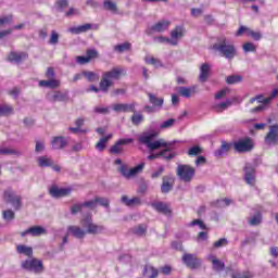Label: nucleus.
<instances>
[{
    "mask_svg": "<svg viewBox=\"0 0 278 278\" xmlns=\"http://www.w3.org/2000/svg\"><path fill=\"white\" fill-rule=\"evenodd\" d=\"M212 49L215 53H218L220 58H226V60H233L238 55L236 46L230 43L225 35L218 36L215 43H213Z\"/></svg>",
    "mask_w": 278,
    "mask_h": 278,
    "instance_id": "f257e3e1",
    "label": "nucleus"
},
{
    "mask_svg": "<svg viewBox=\"0 0 278 278\" xmlns=\"http://www.w3.org/2000/svg\"><path fill=\"white\" fill-rule=\"evenodd\" d=\"M123 68L114 67L111 71L104 72L100 80V90L104 94L110 92V88L114 85V81H118L123 76Z\"/></svg>",
    "mask_w": 278,
    "mask_h": 278,
    "instance_id": "f03ea898",
    "label": "nucleus"
},
{
    "mask_svg": "<svg viewBox=\"0 0 278 278\" xmlns=\"http://www.w3.org/2000/svg\"><path fill=\"white\" fill-rule=\"evenodd\" d=\"M197 169L188 164H179L176 169V175L185 184H190L194 179Z\"/></svg>",
    "mask_w": 278,
    "mask_h": 278,
    "instance_id": "7ed1b4c3",
    "label": "nucleus"
},
{
    "mask_svg": "<svg viewBox=\"0 0 278 278\" xmlns=\"http://www.w3.org/2000/svg\"><path fill=\"white\" fill-rule=\"evenodd\" d=\"M3 200L7 203H10V205H12V207L16 212H18V210H21V207H23V197H21L20 194H16V192L14 190H12L11 188L4 190Z\"/></svg>",
    "mask_w": 278,
    "mask_h": 278,
    "instance_id": "20e7f679",
    "label": "nucleus"
},
{
    "mask_svg": "<svg viewBox=\"0 0 278 278\" xmlns=\"http://www.w3.org/2000/svg\"><path fill=\"white\" fill-rule=\"evenodd\" d=\"M22 268L24 270H29L35 275H41V273H45V265L42 264V261L38 258H31L22 262Z\"/></svg>",
    "mask_w": 278,
    "mask_h": 278,
    "instance_id": "39448f33",
    "label": "nucleus"
},
{
    "mask_svg": "<svg viewBox=\"0 0 278 278\" xmlns=\"http://www.w3.org/2000/svg\"><path fill=\"white\" fill-rule=\"evenodd\" d=\"M175 144H177V140L174 141H166L164 139H159L156 141H152L148 149L150 151H157V149H162L166 151V153H175Z\"/></svg>",
    "mask_w": 278,
    "mask_h": 278,
    "instance_id": "423d86ee",
    "label": "nucleus"
},
{
    "mask_svg": "<svg viewBox=\"0 0 278 278\" xmlns=\"http://www.w3.org/2000/svg\"><path fill=\"white\" fill-rule=\"evenodd\" d=\"M264 140L265 144L268 147H278V124L269 126V130Z\"/></svg>",
    "mask_w": 278,
    "mask_h": 278,
    "instance_id": "0eeeda50",
    "label": "nucleus"
},
{
    "mask_svg": "<svg viewBox=\"0 0 278 278\" xmlns=\"http://www.w3.org/2000/svg\"><path fill=\"white\" fill-rule=\"evenodd\" d=\"M233 148L237 153H249L253 151V140L251 138L240 139L233 143Z\"/></svg>",
    "mask_w": 278,
    "mask_h": 278,
    "instance_id": "6e6552de",
    "label": "nucleus"
},
{
    "mask_svg": "<svg viewBox=\"0 0 278 278\" xmlns=\"http://www.w3.org/2000/svg\"><path fill=\"white\" fill-rule=\"evenodd\" d=\"M81 225L85 229H87L86 233H91V235L101 233L104 229L103 226L92 223V218H90V217H85L81 220Z\"/></svg>",
    "mask_w": 278,
    "mask_h": 278,
    "instance_id": "1a4fd4ad",
    "label": "nucleus"
},
{
    "mask_svg": "<svg viewBox=\"0 0 278 278\" xmlns=\"http://www.w3.org/2000/svg\"><path fill=\"white\" fill-rule=\"evenodd\" d=\"M182 262L188 268H191L192 270L200 268L202 263L201 260L197 257V255L189 253H185L182 255Z\"/></svg>",
    "mask_w": 278,
    "mask_h": 278,
    "instance_id": "9d476101",
    "label": "nucleus"
},
{
    "mask_svg": "<svg viewBox=\"0 0 278 278\" xmlns=\"http://www.w3.org/2000/svg\"><path fill=\"white\" fill-rule=\"evenodd\" d=\"M172 39L161 37L163 42H168L173 45V47H177L179 38H184V28L182 26H176L174 30L170 33Z\"/></svg>",
    "mask_w": 278,
    "mask_h": 278,
    "instance_id": "9b49d317",
    "label": "nucleus"
},
{
    "mask_svg": "<svg viewBox=\"0 0 278 278\" xmlns=\"http://www.w3.org/2000/svg\"><path fill=\"white\" fill-rule=\"evenodd\" d=\"M113 112H132V114H136V102L131 103H115L112 105Z\"/></svg>",
    "mask_w": 278,
    "mask_h": 278,
    "instance_id": "f8f14e48",
    "label": "nucleus"
},
{
    "mask_svg": "<svg viewBox=\"0 0 278 278\" xmlns=\"http://www.w3.org/2000/svg\"><path fill=\"white\" fill-rule=\"evenodd\" d=\"M244 181L248 186H255V167L251 164L244 166Z\"/></svg>",
    "mask_w": 278,
    "mask_h": 278,
    "instance_id": "ddd939ff",
    "label": "nucleus"
},
{
    "mask_svg": "<svg viewBox=\"0 0 278 278\" xmlns=\"http://www.w3.org/2000/svg\"><path fill=\"white\" fill-rule=\"evenodd\" d=\"M49 192L53 199H60L62 197H68L71 192H73V189L71 188H59L58 186H52L49 189Z\"/></svg>",
    "mask_w": 278,
    "mask_h": 278,
    "instance_id": "4468645a",
    "label": "nucleus"
},
{
    "mask_svg": "<svg viewBox=\"0 0 278 278\" xmlns=\"http://www.w3.org/2000/svg\"><path fill=\"white\" fill-rule=\"evenodd\" d=\"M67 236H73V238H77V240H84V238H86V230L79 226H68Z\"/></svg>",
    "mask_w": 278,
    "mask_h": 278,
    "instance_id": "2eb2a0df",
    "label": "nucleus"
},
{
    "mask_svg": "<svg viewBox=\"0 0 278 278\" xmlns=\"http://www.w3.org/2000/svg\"><path fill=\"white\" fill-rule=\"evenodd\" d=\"M67 99H68V93H64L62 91H54L52 93L47 94V100L50 101V103L64 102Z\"/></svg>",
    "mask_w": 278,
    "mask_h": 278,
    "instance_id": "dca6fc26",
    "label": "nucleus"
},
{
    "mask_svg": "<svg viewBox=\"0 0 278 278\" xmlns=\"http://www.w3.org/2000/svg\"><path fill=\"white\" fill-rule=\"evenodd\" d=\"M131 142H134L132 138L119 139L114 146L111 147L110 153H113V155H116L118 153H123V146L131 144Z\"/></svg>",
    "mask_w": 278,
    "mask_h": 278,
    "instance_id": "f3484780",
    "label": "nucleus"
},
{
    "mask_svg": "<svg viewBox=\"0 0 278 278\" xmlns=\"http://www.w3.org/2000/svg\"><path fill=\"white\" fill-rule=\"evenodd\" d=\"M51 146L55 151H62V149H65L68 146V140L63 136H56L52 138Z\"/></svg>",
    "mask_w": 278,
    "mask_h": 278,
    "instance_id": "a211bd4d",
    "label": "nucleus"
},
{
    "mask_svg": "<svg viewBox=\"0 0 278 278\" xmlns=\"http://www.w3.org/2000/svg\"><path fill=\"white\" fill-rule=\"evenodd\" d=\"M152 207L160 214H164V216H170V214H173V211L170 210L168 204L164 202H153Z\"/></svg>",
    "mask_w": 278,
    "mask_h": 278,
    "instance_id": "6ab92c4d",
    "label": "nucleus"
},
{
    "mask_svg": "<svg viewBox=\"0 0 278 278\" xmlns=\"http://www.w3.org/2000/svg\"><path fill=\"white\" fill-rule=\"evenodd\" d=\"M157 157H163L166 162H170V160H175V157H177V152H169V154L166 155V150H161L156 154H150L148 160H157Z\"/></svg>",
    "mask_w": 278,
    "mask_h": 278,
    "instance_id": "aec40b11",
    "label": "nucleus"
},
{
    "mask_svg": "<svg viewBox=\"0 0 278 278\" xmlns=\"http://www.w3.org/2000/svg\"><path fill=\"white\" fill-rule=\"evenodd\" d=\"M147 94L149 103H151V105H153L156 110L160 111L162 108H164V98H157V96L152 92H148Z\"/></svg>",
    "mask_w": 278,
    "mask_h": 278,
    "instance_id": "412c9836",
    "label": "nucleus"
},
{
    "mask_svg": "<svg viewBox=\"0 0 278 278\" xmlns=\"http://www.w3.org/2000/svg\"><path fill=\"white\" fill-rule=\"evenodd\" d=\"M210 71H212V65H210V63H203L201 65L199 80L202 84H205V81H207V79L210 78Z\"/></svg>",
    "mask_w": 278,
    "mask_h": 278,
    "instance_id": "4be33fe9",
    "label": "nucleus"
},
{
    "mask_svg": "<svg viewBox=\"0 0 278 278\" xmlns=\"http://www.w3.org/2000/svg\"><path fill=\"white\" fill-rule=\"evenodd\" d=\"M23 60H27V53L12 51L8 55V62H14L15 64H21Z\"/></svg>",
    "mask_w": 278,
    "mask_h": 278,
    "instance_id": "5701e85b",
    "label": "nucleus"
},
{
    "mask_svg": "<svg viewBox=\"0 0 278 278\" xmlns=\"http://www.w3.org/2000/svg\"><path fill=\"white\" fill-rule=\"evenodd\" d=\"M176 90L178 94H180V97H185V99H190V97H192V94L197 92V87H177Z\"/></svg>",
    "mask_w": 278,
    "mask_h": 278,
    "instance_id": "b1692460",
    "label": "nucleus"
},
{
    "mask_svg": "<svg viewBox=\"0 0 278 278\" xmlns=\"http://www.w3.org/2000/svg\"><path fill=\"white\" fill-rule=\"evenodd\" d=\"M173 178L170 176H164L163 177V182L161 185V192L163 194H168V192H170V190H173Z\"/></svg>",
    "mask_w": 278,
    "mask_h": 278,
    "instance_id": "393cba45",
    "label": "nucleus"
},
{
    "mask_svg": "<svg viewBox=\"0 0 278 278\" xmlns=\"http://www.w3.org/2000/svg\"><path fill=\"white\" fill-rule=\"evenodd\" d=\"M208 260L213 264V270H215L216 273L225 270V263L223 261L216 258V256L214 255H210Z\"/></svg>",
    "mask_w": 278,
    "mask_h": 278,
    "instance_id": "a878e982",
    "label": "nucleus"
},
{
    "mask_svg": "<svg viewBox=\"0 0 278 278\" xmlns=\"http://www.w3.org/2000/svg\"><path fill=\"white\" fill-rule=\"evenodd\" d=\"M29 236H33V238H38V236H45L47 235V229L41 226H33L28 228Z\"/></svg>",
    "mask_w": 278,
    "mask_h": 278,
    "instance_id": "bb28decb",
    "label": "nucleus"
},
{
    "mask_svg": "<svg viewBox=\"0 0 278 278\" xmlns=\"http://www.w3.org/2000/svg\"><path fill=\"white\" fill-rule=\"evenodd\" d=\"M0 155H14V157H21L23 152L12 148L0 147Z\"/></svg>",
    "mask_w": 278,
    "mask_h": 278,
    "instance_id": "cd10ccee",
    "label": "nucleus"
},
{
    "mask_svg": "<svg viewBox=\"0 0 278 278\" xmlns=\"http://www.w3.org/2000/svg\"><path fill=\"white\" fill-rule=\"evenodd\" d=\"M39 86H41L42 88H52V89L60 88V80L55 78H49V80H40Z\"/></svg>",
    "mask_w": 278,
    "mask_h": 278,
    "instance_id": "c85d7f7f",
    "label": "nucleus"
},
{
    "mask_svg": "<svg viewBox=\"0 0 278 278\" xmlns=\"http://www.w3.org/2000/svg\"><path fill=\"white\" fill-rule=\"evenodd\" d=\"M90 29H92V24H84L80 26H76V27H71L70 31L71 34H86V31H90Z\"/></svg>",
    "mask_w": 278,
    "mask_h": 278,
    "instance_id": "c756f323",
    "label": "nucleus"
},
{
    "mask_svg": "<svg viewBox=\"0 0 278 278\" xmlns=\"http://www.w3.org/2000/svg\"><path fill=\"white\" fill-rule=\"evenodd\" d=\"M157 275H160V270L157 268L151 266V265H146L143 268V276L148 278H157Z\"/></svg>",
    "mask_w": 278,
    "mask_h": 278,
    "instance_id": "7c9ffc66",
    "label": "nucleus"
},
{
    "mask_svg": "<svg viewBox=\"0 0 278 278\" xmlns=\"http://www.w3.org/2000/svg\"><path fill=\"white\" fill-rule=\"evenodd\" d=\"M228 151H231V143L223 141L220 148L215 151V157H223V155H227Z\"/></svg>",
    "mask_w": 278,
    "mask_h": 278,
    "instance_id": "2f4dec72",
    "label": "nucleus"
},
{
    "mask_svg": "<svg viewBox=\"0 0 278 278\" xmlns=\"http://www.w3.org/2000/svg\"><path fill=\"white\" fill-rule=\"evenodd\" d=\"M157 134H143L139 137V142L141 144H146V147L149 148V146L153 142V138H155Z\"/></svg>",
    "mask_w": 278,
    "mask_h": 278,
    "instance_id": "473e14b6",
    "label": "nucleus"
},
{
    "mask_svg": "<svg viewBox=\"0 0 278 278\" xmlns=\"http://www.w3.org/2000/svg\"><path fill=\"white\" fill-rule=\"evenodd\" d=\"M16 251L17 253L22 254V255H26L27 257H31V255H34V249H31L30 247L27 245H17L16 247Z\"/></svg>",
    "mask_w": 278,
    "mask_h": 278,
    "instance_id": "72a5a7b5",
    "label": "nucleus"
},
{
    "mask_svg": "<svg viewBox=\"0 0 278 278\" xmlns=\"http://www.w3.org/2000/svg\"><path fill=\"white\" fill-rule=\"evenodd\" d=\"M132 233L135 236H138L139 238H142V236H147V225L144 224H140L138 226H135L132 229H131Z\"/></svg>",
    "mask_w": 278,
    "mask_h": 278,
    "instance_id": "f704fd0d",
    "label": "nucleus"
},
{
    "mask_svg": "<svg viewBox=\"0 0 278 278\" xmlns=\"http://www.w3.org/2000/svg\"><path fill=\"white\" fill-rule=\"evenodd\" d=\"M83 76L87 79V81L89 83H94V81H99L100 76L99 74L94 73V72H90V71H83Z\"/></svg>",
    "mask_w": 278,
    "mask_h": 278,
    "instance_id": "c9c22d12",
    "label": "nucleus"
},
{
    "mask_svg": "<svg viewBox=\"0 0 278 278\" xmlns=\"http://www.w3.org/2000/svg\"><path fill=\"white\" fill-rule=\"evenodd\" d=\"M168 25H170V22L161 21L152 26V31H166V29H168Z\"/></svg>",
    "mask_w": 278,
    "mask_h": 278,
    "instance_id": "e433bc0d",
    "label": "nucleus"
},
{
    "mask_svg": "<svg viewBox=\"0 0 278 278\" xmlns=\"http://www.w3.org/2000/svg\"><path fill=\"white\" fill-rule=\"evenodd\" d=\"M114 51L116 53H125V51H131V43L126 41L124 43L116 45L114 46Z\"/></svg>",
    "mask_w": 278,
    "mask_h": 278,
    "instance_id": "4c0bfd02",
    "label": "nucleus"
},
{
    "mask_svg": "<svg viewBox=\"0 0 278 278\" xmlns=\"http://www.w3.org/2000/svg\"><path fill=\"white\" fill-rule=\"evenodd\" d=\"M38 165L41 168L48 167V166H53V160L47 157V156H39L37 159Z\"/></svg>",
    "mask_w": 278,
    "mask_h": 278,
    "instance_id": "58836bf2",
    "label": "nucleus"
},
{
    "mask_svg": "<svg viewBox=\"0 0 278 278\" xmlns=\"http://www.w3.org/2000/svg\"><path fill=\"white\" fill-rule=\"evenodd\" d=\"M249 225H251V227H257V225H262V214L256 213L254 216L250 217Z\"/></svg>",
    "mask_w": 278,
    "mask_h": 278,
    "instance_id": "ea45409f",
    "label": "nucleus"
},
{
    "mask_svg": "<svg viewBox=\"0 0 278 278\" xmlns=\"http://www.w3.org/2000/svg\"><path fill=\"white\" fill-rule=\"evenodd\" d=\"M130 121H131L132 125L138 127V125H140V123H142L144 121V115L135 112L132 114V116L130 117Z\"/></svg>",
    "mask_w": 278,
    "mask_h": 278,
    "instance_id": "a19ab883",
    "label": "nucleus"
},
{
    "mask_svg": "<svg viewBox=\"0 0 278 278\" xmlns=\"http://www.w3.org/2000/svg\"><path fill=\"white\" fill-rule=\"evenodd\" d=\"M110 138H112V135L101 138L96 144V149H98V151H105V144H108V140H110Z\"/></svg>",
    "mask_w": 278,
    "mask_h": 278,
    "instance_id": "79ce46f5",
    "label": "nucleus"
},
{
    "mask_svg": "<svg viewBox=\"0 0 278 278\" xmlns=\"http://www.w3.org/2000/svg\"><path fill=\"white\" fill-rule=\"evenodd\" d=\"M142 168H144V163H141V164L137 165L136 167L129 169L127 179H131V177H136V175H138V173H140V170H142Z\"/></svg>",
    "mask_w": 278,
    "mask_h": 278,
    "instance_id": "37998d69",
    "label": "nucleus"
},
{
    "mask_svg": "<svg viewBox=\"0 0 278 278\" xmlns=\"http://www.w3.org/2000/svg\"><path fill=\"white\" fill-rule=\"evenodd\" d=\"M14 109L9 104H0V116H5L8 114H12Z\"/></svg>",
    "mask_w": 278,
    "mask_h": 278,
    "instance_id": "c03bdc74",
    "label": "nucleus"
},
{
    "mask_svg": "<svg viewBox=\"0 0 278 278\" xmlns=\"http://www.w3.org/2000/svg\"><path fill=\"white\" fill-rule=\"evenodd\" d=\"M104 10H109V12H117L118 8L112 0H105L103 2Z\"/></svg>",
    "mask_w": 278,
    "mask_h": 278,
    "instance_id": "a18cd8bd",
    "label": "nucleus"
},
{
    "mask_svg": "<svg viewBox=\"0 0 278 278\" xmlns=\"http://www.w3.org/2000/svg\"><path fill=\"white\" fill-rule=\"evenodd\" d=\"M16 214L12 210H5L2 212V218L7 222L14 220Z\"/></svg>",
    "mask_w": 278,
    "mask_h": 278,
    "instance_id": "49530a36",
    "label": "nucleus"
},
{
    "mask_svg": "<svg viewBox=\"0 0 278 278\" xmlns=\"http://www.w3.org/2000/svg\"><path fill=\"white\" fill-rule=\"evenodd\" d=\"M240 81H242V76L240 75H230L226 78V83L230 86L233 84H240Z\"/></svg>",
    "mask_w": 278,
    "mask_h": 278,
    "instance_id": "de8ad7c7",
    "label": "nucleus"
},
{
    "mask_svg": "<svg viewBox=\"0 0 278 278\" xmlns=\"http://www.w3.org/2000/svg\"><path fill=\"white\" fill-rule=\"evenodd\" d=\"M146 62L147 64H151L152 66H155V68H162V66H164L162 64V61H160L159 59L155 58H146Z\"/></svg>",
    "mask_w": 278,
    "mask_h": 278,
    "instance_id": "09e8293b",
    "label": "nucleus"
},
{
    "mask_svg": "<svg viewBox=\"0 0 278 278\" xmlns=\"http://www.w3.org/2000/svg\"><path fill=\"white\" fill-rule=\"evenodd\" d=\"M201 153H203V148L199 146H194L188 150V155H190L191 157L201 155Z\"/></svg>",
    "mask_w": 278,
    "mask_h": 278,
    "instance_id": "8fccbe9b",
    "label": "nucleus"
},
{
    "mask_svg": "<svg viewBox=\"0 0 278 278\" xmlns=\"http://www.w3.org/2000/svg\"><path fill=\"white\" fill-rule=\"evenodd\" d=\"M60 42V34L55 30H51L50 39H49V45H58Z\"/></svg>",
    "mask_w": 278,
    "mask_h": 278,
    "instance_id": "3c124183",
    "label": "nucleus"
},
{
    "mask_svg": "<svg viewBox=\"0 0 278 278\" xmlns=\"http://www.w3.org/2000/svg\"><path fill=\"white\" fill-rule=\"evenodd\" d=\"M243 51L245 53H255V51H257V47H255V43L253 42H245L243 45Z\"/></svg>",
    "mask_w": 278,
    "mask_h": 278,
    "instance_id": "603ef678",
    "label": "nucleus"
},
{
    "mask_svg": "<svg viewBox=\"0 0 278 278\" xmlns=\"http://www.w3.org/2000/svg\"><path fill=\"white\" fill-rule=\"evenodd\" d=\"M227 244H229L227 238H222L213 243V249H220L223 247H227Z\"/></svg>",
    "mask_w": 278,
    "mask_h": 278,
    "instance_id": "864d4df0",
    "label": "nucleus"
},
{
    "mask_svg": "<svg viewBox=\"0 0 278 278\" xmlns=\"http://www.w3.org/2000/svg\"><path fill=\"white\" fill-rule=\"evenodd\" d=\"M229 205H231V200L227 198L217 200L215 203V207H227Z\"/></svg>",
    "mask_w": 278,
    "mask_h": 278,
    "instance_id": "5fc2aeb1",
    "label": "nucleus"
},
{
    "mask_svg": "<svg viewBox=\"0 0 278 278\" xmlns=\"http://www.w3.org/2000/svg\"><path fill=\"white\" fill-rule=\"evenodd\" d=\"M229 105H231V102H230V101L222 102V103H219V104H216V105L214 106V110H215V112H223V111L227 110V108H228Z\"/></svg>",
    "mask_w": 278,
    "mask_h": 278,
    "instance_id": "6e6d98bb",
    "label": "nucleus"
},
{
    "mask_svg": "<svg viewBox=\"0 0 278 278\" xmlns=\"http://www.w3.org/2000/svg\"><path fill=\"white\" fill-rule=\"evenodd\" d=\"M86 55L90 62V60H97V58H99V51L96 49H88Z\"/></svg>",
    "mask_w": 278,
    "mask_h": 278,
    "instance_id": "4d7b16f0",
    "label": "nucleus"
},
{
    "mask_svg": "<svg viewBox=\"0 0 278 278\" xmlns=\"http://www.w3.org/2000/svg\"><path fill=\"white\" fill-rule=\"evenodd\" d=\"M176 123V119L175 118H169L165 122H163L160 127L161 129H170V127H173Z\"/></svg>",
    "mask_w": 278,
    "mask_h": 278,
    "instance_id": "13d9d810",
    "label": "nucleus"
},
{
    "mask_svg": "<svg viewBox=\"0 0 278 278\" xmlns=\"http://www.w3.org/2000/svg\"><path fill=\"white\" fill-rule=\"evenodd\" d=\"M14 16L13 15H4L0 17V27H3V25H10L12 23Z\"/></svg>",
    "mask_w": 278,
    "mask_h": 278,
    "instance_id": "bf43d9fd",
    "label": "nucleus"
},
{
    "mask_svg": "<svg viewBox=\"0 0 278 278\" xmlns=\"http://www.w3.org/2000/svg\"><path fill=\"white\" fill-rule=\"evenodd\" d=\"M94 114H110L109 106H94L93 108Z\"/></svg>",
    "mask_w": 278,
    "mask_h": 278,
    "instance_id": "052dcab7",
    "label": "nucleus"
},
{
    "mask_svg": "<svg viewBox=\"0 0 278 278\" xmlns=\"http://www.w3.org/2000/svg\"><path fill=\"white\" fill-rule=\"evenodd\" d=\"M81 210H84V204H83V203L74 204V205L71 207V214H72L73 216H75V214H79V212H81Z\"/></svg>",
    "mask_w": 278,
    "mask_h": 278,
    "instance_id": "680f3d73",
    "label": "nucleus"
},
{
    "mask_svg": "<svg viewBox=\"0 0 278 278\" xmlns=\"http://www.w3.org/2000/svg\"><path fill=\"white\" fill-rule=\"evenodd\" d=\"M96 203L102 207H110V200L108 198H96Z\"/></svg>",
    "mask_w": 278,
    "mask_h": 278,
    "instance_id": "e2e57ef3",
    "label": "nucleus"
},
{
    "mask_svg": "<svg viewBox=\"0 0 278 278\" xmlns=\"http://www.w3.org/2000/svg\"><path fill=\"white\" fill-rule=\"evenodd\" d=\"M59 12H62V10H64V8H68V0H58L55 3Z\"/></svg>",
    "mask_w": 278,
    "mask_h": 278,
    "instance_id": "0e129e2a",
    "label": "nucleus"
},
{
    "mask_svg": "<svg viewBox=\"0 0 278 278\" xmlns=\"http://www.w3.org/2000/svg\"><path fill=\"white\" fill-rule=\"evenodd\" d=\"M232 278H253V275L250 271L236 273L232 274Z\"/></svg>",
    "mask_w": 278,
    "mask_h": 278,
    "instance_id": "69168bd1",
    "label": "nucleus"
},
{
    "mask_svg": "<svg viewBox=\"0 0 278 278\" xmlns=\"http://www.w3.org/2000/svg\"><path fill=\"white\" fill-rule=\"evenodd\" d=\"M83 207H88L89 210H94V207H97V200L93 199V200L84 202Z\"/></svg>",
    "mask_w": 278,
    "mask_h": 278,
    "instance_id": "338daca9",
    "label": "nucleus"
},
{
    "mask_svg": "<svg viewBox=\"0 0 278 278\" xmlns=\"http://www.w3.org/2000/svg\"><path fill=\"white\" fill-rule=\"evenodd\" d=\"M162 275H170L173 273V267L170 265H164L163 267L160 268Z\"/></svg>",
    "mask_w": 278,
    "mask_h": 278,
    "instance_id": "774afa93",
    "label": "nucleus"
}]
</instances>
